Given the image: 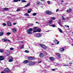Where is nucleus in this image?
<instances>
[{
	"label": "nucleus",
	"mask_w": 73,
	"mask_h": 73,
	"mask_svg": "<svg viewBox=\"0 0 73 73\" xmlns=\"http://www.w3.org/2000/svg\"><path fill=\"white\" fill-rule=\"evenodd\" d=\"M8 8H5L3 9V11H6L8 10Z\"/></svg>",
	"instance_id": "f3484780"
},
{
	"label": "nucleus",
	"mask_w": 73,
	"mask_h": 73,
	"mask_svg": "<svg viewBox=\"0 0 73 73\" xmlns=\"http://www.w3.org/2000/svg\"><path fill=\"white\" fill-rule=\"evenodd\" d=\"M14 49H13V48L12 47H11L10 48V50H13Z\"/></svg>",
	"instance_id": "4c0bfd02"
},
{
	"label": "nucleus",
	"mask_w": 73,
	"mask_h": 73,
	"mask_svg": "<svg viewBox=\"0 0 73 73\" xmlns=\"http://www.w3.org/2000/svg\"><path fill=\"white\" fill-rule=\"evenodd\" d=\"M70 64H71V65H72V63H69Z\"/></svg>",
	"instance_id": "680f3d73"
},
{
	"label": "nucleus",
	"mask_w": 73,
	"mask_h": 73,
	"mask_svg": "<svg viewBox=\"0 0 73 73\" xmlns=\"http://www.w3.org/2000/svg\"><path fill=\"white\" fill-rule=\"evenodd\" d=\"M61 3H64V1H61Z\"/></svg>",
	"instance_id": "052dcab7"
},
{
	"label": "nucleus",
	"mask_w": 73,
	"mask_h": 73,
	"mask_svg": "<svg viewBox=\"0 0 73 73\" xmlns=\"http://www.w3.org/2000/svg\"><path fill=\"white\" fill-rule=\"evenodd\" d=\"M37 31H35V30L34 31V32H36Z\"/></svg>",
	"instance_id": "13d9d810"
},
{
	"label": "nucleus",
	"mask_w": 73,
	"mask_h": 73,
	"mask_svg": "<svg viewBox=\"0 0 73 73\" xmlns=\"http://www.w3.org/2000/svg\"><path fill=\"white\" fill-rule=\"evenodd\" d=\"M37 30L38 32H40V31H41V30L40 29H38Z\"/></svg>",
	"instance_id": "2f4dec72"
},
{
	"label": "nucleus",
	"mask_w": 73,
	"mask_h": 73,
	"mask_svg": "<svg viewBox=\"0 0 73 73\" xmlns=\"http://www.w3.org/2000/svg\"><path fill=\"white\" fill-rule=\"evenodd\" d=\"M58 9H57L56 10V12H58Z\"/></svg>",
	"instance_id": "6e6d98bb"
},
{
	"label": "nucleus",
	"mask_w": 73,
	"mask_h": 73,
	"mask_svg": "<svg viewBox=\"0 0 73 73\" xmlns=\"http://www.w3.org/2000/svg\"><path fill=\"white\" fill-rule=\"evenodd\" d=\"M7 35H11V33L10 32H8L7 33Z\"/></svg>",
	"instance_id": "e433bc0d"
},
{
	"label": "nucleus",
	"mask_w": 73,
	"mask_h": 73,
	"mask_svg": "<svg viewBox=\"0 0 73 73\" xmlns=\"http://www.w3.org/2000/svg\"><path fill=\"white\" fill-rule=\"evenodd\" d=\"M57 40L56 39H55L54 40H53L54 42H56L57 41Z\"/></svg>",
	"instance_id": "c85d7f7f"
},
{
	"label": "nucleus",
	"mask_w": 73,
	"mask_h": 73,
	"mask_svg": "<svg viewBox=\"0 0 73 73\" xmlns=\"http://www.w3.org/2000/svg\"><path fill=\"white\" fill-rule=\"evenodd\" d=\"M13 58L11 57V59H10L9 60V62H12L13 61Z\"/></svg>",
	"instance_id": "2eb2a0df"
},
{
	"label": "nucleus",
	"mask_w": 73,
	"mask_h": 73,
	"mask_svg": "<svg viewBox=\"0 0 73 73\" xmlns=\"http://www.w3.org/2000/svg\"><path fill=\"white\" fill-rule=\"evenodd\" d=\"M62 19L63 20H65V18H64V16H62Z\"/></svg>",
	"instance_id": "72a5a7b5"
},
{
	"label": "nucleus",
	"mask_w": 73,
	"mask_h": 73,
	"mask_svg": "<svg viewBox=\"0 0 73 73\" xmlns=\"http://www.w3.org/2000/svg\"><path fill=\"white\" fill-rule=\"evenodd\" d=\"M56 44H59V41H58L57 42Z\"/></svg>",
	"instance_id": "864d4df0"
},
{
	"label": "nucleus",
	"mask_w": 73,
	"mask_h": 73,
	"mask_svg": "<svg viewBox=\"0 0 73 73\" xmlns=\"http://www.w3.org/2000/svg\"><path fill=\"white\" fill-rule=\"evenodd\" d=\"M49 32V30H48V31H46V32Z\"/></svg>",
	"instance_id": "bf43d9fd"
},
{
	"label": "nucleus",
	"mask_w": 73,
	"mask_h": 73,
	"mask_svg": "<svg viewBox=\"0 0 73 73\" xmlns=\"http://www.w3.org/2000/svg\"><path fill=\"white\" fill-rule=\"evenodd\" d=\"M12 30L13 32H16V31H17V30L15 29H13Z\"/></svg>",
	"instance_id": "6ab92c4d"
},
{
	"label": "nucleus",
	"mask_w": 73,
	"mask_h": 73,
	"mask_svg": "<svg viewBox=\"0 0 73 73\" xmlns=\"http://www.w3.org/2000/svg\"><path fill=\"white\" fill-rule=\"evenodd\" d=\"M24 15L26 16H29V14L27 13H26L24 14Z\"/></svg>",
	"instance_id": "a878e982"
},
{
	"label": "nucleus",
	"mask_w": 73,
	"mask_h": 73,
	"mask_svg": "<svg viewBox=\"0 0 73 73\" xmlns=\"http://www.w3.org/2000/svg\"><path fill=\"white\" fill-rule=\"evenodd\" d=\"M34 29H35V30H36L37 29V27H35L34 28Z\"/></svg>",
	"instance_id": "ea45409f"
},
{
	"label": "nucleus",
	"mask_w": 73,
	"mask_h": 73,
	"mask_svg": "<svg viewBox=\"0 0 73 73\" xmlns=\"http://www.w3.org/2000/svg\"><path fill=\"white\" fill-rule=\"evenodd\" d=\"M15 3V2H17L18 1V0H14L13 1Z\"/></svg>",
	"instance_id": "a19ab883"
},
{
	"label": "nucleus",
	"mask_w": 73,
	"mask_h": 73,
	"mask_svg": "<svg viewBox=\"0 0 73 73\" xmlns=\"http://www.w3.org/2000/svg\"><path fill=\"white\" fill-rule=\"evenodd\" d=\"M2 41H3L4 42H6V41H7V40L8 41H10V40H8V39H4V38H3L2 39Z\"/></svg>",
	"instance_id": "0eeeda50"
},
{
	"label": "nucleus",
	"mask_w": 73,
	"mask_h": 73,
	"mask_svg": "<svg viewBox=\"0 0 73 73\" xmlns=\"http://www.w3.org/2000/svg\"><path fill=\"white\" fill-rule=\"evenodd\" d=\"M49 26H52V27H55V25H50V24H49Z\"/></svg>",
	"instance_id": "473e14b6"
},
{
	"label": "nucleus",
	"mask_w": 73,
	"mask_h": 73,
	"mask_svg": "<svg viewBox=\"0 0 73 73\" xmlns=\"http://www.w3.org/2000/svg\"><path fill=\"white\" fill-rule=\"evenodd\" d=\"M45 54H46V55H47V54H48L47 53H46Z\"/></svg>",
	"instance_id": "e2e57ef3"
},
{
	"label": "nucleus",
	"mask_w": 73,
	"mask_h": 73,
	"mask_svg": "<svg viewBox=\"0 0 73 73\" xmlns=\"http://www.w3.org/2000/svg\"><path fill=\"white\" fill-rule=\"evenodd\" d=\"M46 14L48 15H51V14L52 13V12L49 11H46Z\"/></svg>",
	"instance_id": "39448f33"
},
{
	"label": "nucleus",
	"mask_w": 73,
	"mask_h": 73,
	"mask_svg": "<svg viewBox=\"0 0 73 73\" xmlns=\"http://www.w3.org/2000/svg\"><path fill=\"white\" fill-rule=\"evenodd\" d=\"M28 62V61L27 60H25L23 62L24 64H27Z\"/></svg>",
	"instance_id": "f8f14e48"
},
{
	"label": "nucleus",
	"mask_w": 73,
	"mask_h": 73,
	"mask_svg": "<svg viewBox=\"0 0 73 73\" xmlns=\"http://www.w3.org/2000/svg\"><path fill=\"white\" fill-rule=\"evenodd\" d=\"M47 3H48V4H50V1H48Z\"/></svg>",
	"instance_id": "79ce46f5"
},
{
	"label": "nucleus",
	"mask_w": 73,
	"mask_h": 73,
	"mask_svg": "<svg viewBox=\"0 0 73 73\" xmlns=\"http://www.w3.org/2000/svg\"><path fill=\"white\" fill-rule=\"evenodd\" d=\"M27 32L29 34H30V35H31L32 34V33H31V32H30V31H29V30H27Z\"/></svg>",
	"instance_id": "4468645a"
},
{
	"label": "nucleus",
	"mask_w": 73,
	"mask_h": 73,
	"mask_svg": "<svg viewBox=\"0 0 73 73\" xmlns=\"http://www.w3.org/2000/svg\"><path fill=\"white\" fill-rule=\"evenodd\" d=\"M3 35H4V33H3V32H0V36H3Z\"/></svg>",
	"instance_id": "a211bd4d"
},
{
	"label": "nucleus",
	"mask_w": 73,
	"mask_h": 73,
	"mask_svg": "<svg viewBox=\"0 0 73 73\" xmlns=\"http://www.w3.org/2000/svg\"><path fill=\"white\" fill-rule=\"evenodd\" d=\"M39 56L40 57H43L44 56V54L43 53H41L40 54Z\"/></svg>",
	"instance_id": "9d476101"
},
{
	"label": "nucleus",
	"mask_w": 73,
	"mask_h": 73,
	"mask_svg": "<svg viewBox=\"0 0 73 73\" xmlns=\"http://www.w3.org/2000/svg\"><path fill=\"white\" fill-rule=\"evenodd\" d=\"M4 60V57L3 56H0V60L1 61V60Z\"/></svg>",
	"instance_id": "1a4fd4ad"
},
{
	"label": "nucleus",
	"mask_w": 73,
	"mask_h": 73,
	"mask_svg": "<svg viewBox=\"0 0 73 73\" xmlns=\"http://www.w3.org/2000/svg\"><path fill=\"white\" fill-rule=\"evenodd\" d=\"M0 52L1 53H3V52H4V50L2 49H0Z\"/></svg>",
	"instance_id": "b1692460"
},
{
	"label": "nucleus",
	"mask_w": 73,
	"mask_h": 73,
	"mask_svg": "<svg viewBox=\"0 0 73 73\" xmlns=\"http://www.w3.org/2000/svg\"><path fill=\"white\" fill-rule=\"evenodd\" d=\"M58 29L59 30V31L60 33H62V30L61 29H60L59 28H58Z\"/></svg>",
	"instance_id": "5701e85b"
},
{
	"label": "nucleus",
	"mask_w": 73,
	"mask_h": 73,
	"mask_svg": "<svg viewBox=\"0 0 73 73\" xmlns=\"http://www.w3.org/2000/svg\"><path fill=\"white\" fill-rule=\"evenodd\" d=\"M36 37H41V36H42V35H41V34H40V33H37L36 35Z\"/></svg>",
	"instance_id": "f03ea898"
},
{
	"label": "nucleus",
	"mask_w": 73,
	"mask_h": 73,
	"mask_svg": "<svg viewBox=\"0 0 73 73\" xmlns=\"http://www.w3.org/2000/svg\"><path fill=\"white\" fill-rule=\"evenodd\" d=\"M60 26V27H64V26L63 25H62V24H60V25H59Z\"/></svg>",
	"instance_id": "c03bdc74"
},
{
	"label": "nucleus",
	"mask_w": 73,
	"mask_h": 73,
	"mask_svg": "<svg viewBox=\"0 0 73 73\" xmlns=\"http://www.w3.org/2000/svg\"><path fill=\"white\" fill-rule=\"evenodd\" d=\"M51 19H52V20H55V19H56V18L54 17H51Z\"/></svg>",
	"instance_id": "7c9ffc66"
},
{
	"label": "nucleus",
	"mask_w": 73,
	"mask_h": 73,
	"mask_svg": "<svg viewBox=\"0 0 73 73\" xmlns=\"http://www.w3.org/2000/svg\"><path fill=\"white\" fill-rule=\"evenodd\" d=\"M32 11V9H29L28 10V11H27L28 13H30V12H31V11Z\"/></svg>",
	"instance_id": "dca6fc26"
},
{
	"label": "nucleus",
	"mask_w": 73,
	"mask_h": 73,
	"mask_svg": "<svg viewBox=\"0 0 73 73\" xmlns=\"http://www.w3.org/2000/svg\"><path fill=\"white\" fill-rule=\"evenodd\" d=\"M18 0V1H21V0Z\"/></svg>",
	"instance_id": "0e129e2a"
},
{
	"label": "nucleus",
	"mask_w": 73,
	"mask_h": 73,
	"mask_svg": "<svg viewBox=\"0 0 73 73\" xmlns=\"http://www.w3.org/2000/svg\"><path fill=\"white\" fill-rule=\"evenodd\" d=\"M5 71L6 72H9L10 70L8 68H6L5 69Z\"/></svg>",
	"instance_id": "20e7f679"
},
{
	"label": "nucleus",
	"mask_w": 73,
	"mask_h": 73,
	"mask_svg": "<svg viewBox=\"0 0 73 73\" xmlns=\"http://www.w3.org/2000/svg\"><path fill=\"white\" fill-rule=\"evenodd\" d=\"M72 45L73 46V43L72 44Z\"/></svg>",
	"instance_id": "774afa93"
},
{
	"label": "nucleus",
	"mask_w": 73,
	"mask_h": 73,
	"mask_svg": "<svg viewBox=\"0 0 73 73\" xmlns=\"http://www.w3.org/2000/svg\"><path fill=\"white\" fill-rule=\"evenodd\" d=\"M64 27H66V28H67V27L69 28V26H68L67 25H65L64 26Z\"/></svg>",
	"instance_id": "f704fd0d"
},
{
	"label": "nucleus",
	"mask_w": 73,
	"mask_h": 73,
	"mask_svg": "<svg viewBox=\"0 0 73 73\" xmlns=\"http://www.w3.org/2000/svg\"><path fill=\"white\" fill-rule=\"evenodd\" d=\"M21 48L22 49H23V48H24V45H23L21 46Z\"/></svg>",
	"instance_id": "37998d69"
},
{
	"label": "nucleus",
	"mask_w": 73,
	"mask_h": 73,
	"mask_svg": "<svg viewBox=\"0 0 73 73\" xmlns=\"http://www.w3.org/2000/svg\"><path fill=\"white\" fill-rule=\"evenodd\" d=\"M1 73H6L4 72H3V71H2V72H1Z\"/></svg>",
	"instance_id": "3c124183"
},
{
	"label": "nucleus",
	"mask_w": 73,
	"mask_h": 73,
	"mask_svg": "<svg viewBox=\"0 0 73 73\" xmlns=\"http://www.w3.org/2000/svg\"><path fill=\"white\" fill-rule=\"evenodd\" d=\"M25 53H29V51H28V50H26L25 51Z\"/></svg>",
	"instance_id": "58836bf2"
},
{
	"label": "nucleus",
	"mask_w": 73,
	"mask_h": 73,
	"mask_svg": "<svg viewBox=\"0 0 73 73\" xmlns=\"http://www.w3.org/2000/svg\"><path fill=\"white\" fill-rule=\"evenodd\" d=\"M28 59L30 60H36V58H33L30 56L28 57Z\"/></svg>",
	"instance_id": "7ed1b4c3"
},
{
	"label": "nucleus",
	"mask_w": 73,
	"mask_h": 73,
	"mask_svg": "<svg viewBox=\"0 0 73 73\" xmlns=\"http://www.w3.org/2000/svg\"><path fill=\"white\" fill-rule=\"evenodd\" d=\"M29 31H32L33 29L32 28H30L29 29Z\"/></svg>",
	"instance_id": "c9c22d12"
},
{
	"label": "nucleus",
	"mask_w": 73,
	"mask_h": 73,
	"mask_svg": "<svg viewBox=\"0 0 73 73\" xmlns=\"http://www.w3.org/2000/svg\"><path fill=\"white\" fill-rule=\"evenodd\" d=\"M64 66H69V65H64Z\"/></svg>",
	"instance_id": "5fc2aeb1"
},
{
	"label": "nucleus",
	"mask_w": 73,
	"mask_h": 73,
	"mask_svg": "<svg viewBox=\"0 0 73 73\" xmlns=\"http://www.w3.org/2000/svg\"><path fill=\"white\" fill-rule=\"evenodd\" d=\"M35 64V62H31L29 63V65H30V66L33 65H34Z\"/></svg>",
	"instance_id": "423d86ee"
},
{
	"label": "nucleus",
	"mask_w": 73,
	"mask_h": 73,
	"mask_svg": "<svg viewBox=\"0 0 73 73\" xmlns=\"http://www.w3.org/2000/svg\"><path fill=\"white\" fill-rule=\"evenodd\" d=\"M49 58L52 61H53L54 60V58L53 57H50Z\"/></svg>",
	"instance_id": "aec40b11"
},
{
	"label": "nucleus",
	"mask_w": 73,
	"mask_h": 73,
	"mask_svg": "<svg viewBox=\"0 0 73 73\" xmlns=\"http://www.w3.org/2000/svg\"><path fill=\"white\" fill-rule=\"evenodd\" d=\"M58 24H59V25L61 24V20H59V21H58Z\"/></svg>",
	"instance_id": "4be33fe9"
},
{
	"label": "nucleus",
	"mask_w": 73,
	"mask_h": 73,
	"mask_svg": "<svg viewBox=\"0 0 73 73\" xmlns=\"http://www.w3.org/2000/svg\"><path fill=\"white\" fill-rule=\"evenodd\" d=\"M3 26H5V25H6V24L5 23H4L3 24Z\"/></svg>",
	"instance_id": "de8ad7c7"
},
{
	"label": "nucleus",
	"mask_w": 73,
	"mask_h": 73,
	"mask_svg": "<svg viewBox=\"0 0 73 73\" xmlns=\"http://www.w3.org/2000/svg\"><path fill=\"white\" fill-rule=\"evenodd\" d=\"M36 24H37V23H38V22H36Z\"/></svg>",
	"instance_id": "338daca9"
},
{
	"label": "nucleus",
	"mask_w": 73,
	"mask_h": 73,
	"mask_svg": "<svg viewBox=\"0 0 73 73\" xmlns=\"http://www.w3.org/2000/svg\"><path fill=\"white\" fill-rule=\"evenodd\" d=\"M40 46L41 47H42L43 49H46L47 48V47L43 44H40Z\"/></svg>",
	"instance_id": "f257e3e1"
},
{
	"label": "nucleus",
	"mask_w": 73,
	"mask_h": 73,
	"mask_svg": "<svg viewBox=\"0 0 73 73\" xmlns=\"http://www.w3.org/2000/svg\"><path fill=\"white\" fill-rule=\"evenodd\" d=\"M31 5V3H29L28 4H27V5L25 6V7H29V5Z\"/></svg>",
	"instance_id": "ddd939ff"
},
{
	"label": "nucleus",
	"mask_w": 73,
	"mask_h": 73,
	"mask_svg": "<svg viewBox=\"0 0 73 73\" xmlns=\"http://www.w3.org/2000/svg\"><path fill=\"white\" fill-rule=\"evenodd\" d=\"M60 50L61 51V52H64V48H60Z\"/></svg>",
	"instance_id": "9b49d317"
},
{
	"label": "nucleus",
	"mask_w": 73,
	"mask_h": 73,
	"mask_svg": "<svg viewBox=\"0 0 73 73\" xmlns=\"http://www.w3.org/2000/svg\"><path fill=\"white\" fill-rule=\"evenodd\" d=\"M56 55L59 58H60V54L58 53H57L56 54Z\"/></svg>",
	"instance_id": "412c9836"
},
{
	"label": "nucleus",
	"mask_w": 73,
	"mask_h": 73,
	"mask_svg": "<svg viewBox=\"0 0 73 73\" xmlns=\"http://www.w3.org/2000/svg\"><path fill=\"white\" fill-rule=\"evenodd\" d=\"M41 62H42V61H39L38 62V64H40V63H41Z\"/></svg>",
	"instance_id": "8fccbe9b"
},
{
	"label": "nucleus",
	"mask_w": 73,
	"mask_h": 73,
	"mask_svg": "<svg viewBox=\"0 0 73 73\" xmlns=\"http://www.w3.org/2000/svg\"><path fill=\"white\" fill-rule=\"evenodd\" d=\"M53 22V21L52 20H50L49 22V24H51Z\"/></svg>",
	"instance_id": "393cba45"
},
{
	"label": "nucleus",
	"mask_w": 73,
	"mask_h": 73,
	"mask_svg": "<svg viewBox=\"0 0 73 73\" xmlns=\"http://www.w3.org/2000/svg\"><path fill=\"white\" fill-rule=\"evenodd\" d=\"M37 4H40V2H37Z\"/></svg>",
	"instance_id": "4d7b16f0"
},
{
	"label": "nucleus",
	"mask_w": 73,
	"mask_h": 73,
	"mask_svg": "<svg viewBox=\"0 0 73 73\" xmlns=\"http://www.w3.org/2000/svg\"><path fill=\"white\" fill-rule=\"evenodd\" d=\"M31 25V26H32L33 25V23H31V25Z\"/></svg>",
	"instance_id": "09e8293b"
},
{
	"label": "nucleus",
	"mask_w": 73,
	"mask_h": 73,
	"mask_svg": "<svg viewBox=\"0 0 73 73\" xmlns=\"http://www.w3.org/2000/svg\"><path fill=\"white\" fill-rule=\"evenodd\" d=\"M13 24L14 25H16V23H13Z\"/></svg>",
	"instance_id": "a18cd8bd"
},
{
	"label": "nucleus",
	"mask_w": 73,
	"mask_h": 73,
	"mask_svg": "<svg viewBox=\"0 0 73 73\" xmlns=\"http://www.w3.org/2000/svg\"><path fill=\"white\" fill-rule=\"evenodd\" d=\"M21 1L22 2V3H26V2H27V1L25 0H21Z\"/></svg>",
	"instance_id": "bb28decb"
},
{
	"label": "nucleus",
	"mask_w": 73,
	"mask_h": 73,
	"mask_svg": "<svg viewBox=\"0 0 73 73\" xmlns=\"http://www.w3.org/2000/svg\"><path fill=\"white\" fill-rule=\"evenodd\" d=\"M71 11V9H70L69 10H68L67 11V12H70Z\"/></svg>",
	"instance_id": "cd10ccee"
},
{
	"label": "nucleus",
	"mask_w": 73,
	"mask_h": 73,
	"mask_svg": "<svg viewBox=\"0 0 73 73\" xmlns=\"http://www.w3.org/2000/svg\"><path fill=\"white\" fill-rule=\"evenodd\" d=\"M20 11V9H18L17 10V11Z\"/></svg>",
	"instance_id": "49530a36"
},
{
	"label": "nucleus",
	"mask_w": 73,
	"mask_h": 73,
	"mask_svg": "<svg viewBox=\"0 0 73 73\" xmlns=\"http://www.w3.org/2000/svg\"><path fill=\"white\" fill-rule=\"evenodd\" d=\"M52 70L53 71H54V70H55V69H52Z\"/></svg>",
	"instance_id": "603ef678"
},
{
	"label": "nucleus",
	"mask_w": 73,
	"mask_h": 73,
	"mask_svg": "<svg viewBox=\"0 0 73 73\" xmlns=\"http://www.w3.org/2000/svg\"><path fill=\"white\" fill-rule=\"evenodd\" d=\"M36 15H37V14L36 13H34L33 14V16H36Z\"/></svg>",
	"instance_id": "c756f323"
},
{
	"label": "nucleus",
	"mask_w": 73,
	"mask_h": 73,
	"mask_svg": "<svg viewBox=\"0 0 73 73\" xmlns=\"http://www.w3.org/2000/svg\"><path fill=\"white\" fill-rule=\"evenodd\" d=\"M41 1H44L45 0H41Z\"/></svg>",
	"instance_id": "69168bd1"
},
{
	"label": "nucleus",
	"mask_w": 73,
	"mask_h": 73,
	"mask_svg": "<svg viewBox=\"0 0 73 73\" xmlns=\"http://www.w3.org/2000/svg\"><path fill=\"white\" fill-rule=\"evenodd\" d=\"M7 24L9 27H11V23L9 22H8L7 23Z\"/></svg>",
	"instance_id": "6e6552de"
}]
</instances>
